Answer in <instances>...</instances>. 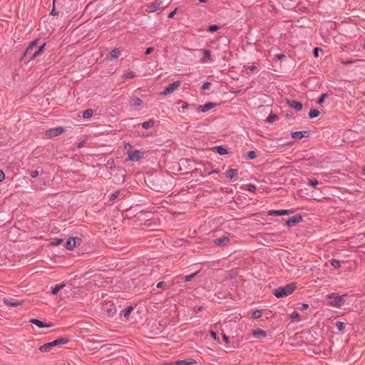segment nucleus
Masks as SVG:
<instances>
[{"label": "nucleus", "mask_w": 365, "mask_h": 365, "mask_svg": "<svg viewBox=\"0 0 365 365\" xmlns=\"http://www.w3.org/2000/svg\"><path fill=\"white\" fill-rule=\"evenodd\" d=\"M120 55V51L119 50V48H114L109 53L110 59L118 58Z\"/></svg>", "instance_id": "nucleus-21"}, {"label": "nucleus", "mask_w": 365, "mask_h": 365, "mask_svg": "<svg viewBox=\"0 0 365 365\" xmlns=\"http://www.w3.org/2000/svg\"><path fill=\"white\" fill-rule=\"evenodd\" d=\"M38 42V38H36V39L34 40L33 41H31L29 43V46H28L29 49L32 50L34 47L37 46Z\"/></svg>", "instance_id": "nucleus-32"}, {"label": "nucleus", "mask_w": 365, "mask_h": 365, "mask_svg": "<svg viewBox=\"0 0 365 365\" xmlns=\"http://www.w3.org/2000/svg\"><path fill=\"white\" fill-rule=\"evenodd\" d=\"M143 156V152L135 150L128 153V160L130 161H138Z\"/></svg>", "instance_id": "nucleus-6"}, {"label": "nucleus", "mask_w": 365, "mask_h": 365, "mask_svg": "<svg viewBox=\"0 0 365 365\" xmlns=\"http://www.w3.org/2000/svg\"><path fill=\"white\" fill-rule=\"evenodd\" d=\"M45 46H46V43H44L41 46H39V48L31 55V58H30L29 61H31L34 60L35 58H36L39 55H41V53L43 52V49H44Z\"/></svg>", "instance_id": "nucleus-17"}, {"label": "nucleus", "mask_w": 365, "mask_h": 365, "mask_svg": "<svg viewBox=\"0 0 365 365\" xmlns=\"http://www.w3.org/2000/svg\"><path fill=\"white\" fill-rule=\"evenodd\" d=\"M320 112L317 109H311L309 113V117L310 118H314L319 116Z\"/></svg>", "instance_id": "nucleus-23"}, {"label": "nucleus", "mask_w": 365, "mask_h": 365, "mask_svg": "<svg viewBox=\"0 0 365 365\" xmlns=\"http://www.w3.org/2000/svg\"><path fill=\"white\" fill-rule=\"evenodd\" d=\"M153 50H154V48H153V47H149V48H148L145 50V55H148V54H150L151 52H153Z\"/></svg>", "instance_id": "nucleus-51"}, {"label": "nucleus", "mask_w": 365, "mask_h": 365, "mask_svg": "<svg viewBox=\"0 0 365 365\" xmlns=\"http://www.w3.org/2000/svg\"><path fill=\"white\" fill-rule=\"evenodd\" d=\"M275 56H276L278 59H279V60L284 59V58H285V57H286V56H285L284 55H283V54H277V55H276Z\"/></svg>", "instance_id": "nucleus-56"}, {"label": "nucleus", "mask_w": 365, "mask_h": 365, "mask_svg": "<svg viewBox=\"0 0 365 365\" xmlns=\"http://www.w3.org/2000/svg\"><path fill=\"white\" fill-rule=\"evenodd\" d=\"M160 6V4H152L150 6H149V11L150 12H153V11H155L158 9Z\"/></svg>", "instance_id": "nucleus-38"}, {"label": "nucleus", "mask_w": 365, "mask_h": 365, "mask_svg": "<svg viewBox=\"0 0 365 365\" xmlns=\"http://www.w3.org/2000/svg\"><path fill=\"white\" fill-rule=\"evenodd\" d=\"M39 175V172L38 170H34L31 173V177L32 178H36Z\"/></svg>", "instance_id": "nucleus-49"}, {"label": "nucleus", "mask_w": 365, "mask_h": 365, "mask_svg": "<svg viewBox=\"0 0 365 365\" xmlns=\"http://www.w3.org/2000/svg\"><path fill=\"white\" fill-rule=\"evenodd\" d=\"M219 28H220V27H219L217 25H211V26H210L208 27V29H207V30H208L209 31H212H212H215L218 30V29H219Z\"/></svg>", "instance_id": "nucleus-40"}, {"label": "nucleus", "mask_w": 365, "mask_h": 365, "mask_svg": "<svg viewBox=\"0 0 365 365\" xmlns=\"http://www.w3.org/2000/svg\"><path fill=\"white\" fill-rule=\"evenodd\" d=\"M229 242V238L226 236H223L222 237L217 238L214 240L215 245L218 246H225Z\"/></svg>", "instance_id": "nucleus-14"}, {"label": "nucleus", "mask_w": 365, "mask_h": 365, "mask_svg": "<svg viewBox=\"0 0 365 365\" xmlns=\"http://www.w3.org/2000/svg\"><path fill=\"white\" fill-rule=\"evenodd\" d=\"M295 289V284L291 283L284 287H279L277 289H274L273 294L277 298H282L291 294Z\"/></svg>", "instance_id": "nucleus-1"}, {"label": "nucleus", "mask_w": 365, "mask_h": 365, "mask_svg": "<svg viewBox=\"0 0 365 365\" xmlns=\"http://www.w3.org/2000/svg\"><path fill=\"white\" fill-rule=\"evenodd\" d=\"M309 134V131H295L292 132L291 135L293 138L301 139L302 138L308 137Z\"/></svg>", "instance_id": "nucleus-11"}, {"label": "nucleus", "mask_w": 365, "mask_h": 365, "mask_svg": "<svg viewBox=\"0 0 365 365\" xmlns=\"http://www.w3.org/2000/svg\"><path fill=\"white\" fill-rule=\"evenodd\" d=\"M213 149L216 150L220 155H226L228 153L227 150L222 145L215 146L213 148Z\"/></svg>", "instance_id": "nucleus-20"}, {"label": "nucleus", "mask_w": 365, "mask_h": 365, "mask_svg": "<svg viewBox=\"0 0 365 365\" xmlns=\"http://www.w3.org/2000/svg\"><path fill=\"white\" fill-rule=\"evenodd\" d=\"M302 220V217L300 215H296L294 216H292V217L289 218L286 221V225L288 227H293L298 224L299 222Z\"/></svg>", "instance_id": "nucleus-7"}, {"label": "nucleus", "mask_w": 365, "mask_h": 365, "mask_svg": "<svg viewBox=\"0 0 365 365\" xmlns=\"http://www.w3.org/2000/svg\"><path fill=\"white\" fill-rule=\"evenodd\" d=\"M143 103V101L139 98H135L132 100V104L135 106H139Z\"/></svg>", "instance_id": "nucleus-30"}, {"label": "nucleus", "mask_w": 365, "mask_h": 365, "mask_svg": "<svg viewBox=\"0 0 365 365\" xmlns=\"http://www.w3.org/2000/svg\"><path fill=\"white\" fill-rule=\"evenodd\" d=\"M286 101H287V105L289 107L295 109L297 111L302 110V109L303 108L302 104L300 102L296 101L294 100H289V99H287Z\"/></svg>", "instance_id": "nucleus-8"}, {"label": "nucleus", "mask_w": 365, "mask_h": 365, "mask_svg": "<svg viewBox=\"0 0 365 365\" xmlns=\"http://www.w3.org/2000/svg\"><path fill=\"white\" fill-rule=\"evenodd\" d=\"M336 327L337 328L338 330L341 331L344 329V323L341 322H336Z\"/></svg>", "instance_id": "nucleus-34"}, {"label": "nucleus", "mask_w": 365, "mask_h": 365, "mask_svg": "<svg viewBox=\"0 0 365 365\" xmlns=\"http://www.w3.org/2000/svg\"><path fill=\"white\" fill-rule=\"evenodd\" d=\"M253 336L256 338H262L267 336V333L262 329H256L252 331Z\"/></svg>", "instance_id": "nucleus-18"}, {"label": "nucleus", "mask_w": 365, "mask_h": 365, "mask_svg": "<svg viewBox=\"0 0 365 365\" xmlns=\"http://www.w3.org/2000/svg\"><path fill=\"white\" fill-rule=\"evenodd\" d=\"M330 263L331 264V266H333L334 268L336 269H338L341 267V263L339 260L337 259H332L331 261H330Z\"/></svg>", "instance_id": "nucleus-29"}, {"label": "nucleus", "mask_w": 365, "mask_h": 365, "mask_svg": "<svg viewBox=\"0 0 365 365\" xmlns=\"http://www.w3.org/2000/svg\"><path fill=\"white\" fill-rule=\"evenodd\" d=\"M118 196H120V192L119 191H117V192H115L114 193H113L109 200L110 201H113L114 200H115Z\"/></svg>", "instance_id": "nucleus-37"}, {"label": "nucleus", "mask_w": 365, "mask_h": 365, "mask_svg": "<svg viewBox=\"0 0 365 365\" xmlns=\"http://www.w3.org/2000/svg\"><path fill=\"white\" fill-rule=\"evenodd\" d=\"M197 272L193 273L185 277V282H190L195 275H197Z\"/></svg>", "instance_id": "nucleus-42"}, {"label": "nucleus", "mask_w": 365, "mask_h": 365, "mask_svg": "<svg viewBox=\"0 0 365 365\" xmlns=\"http://www.w3.org/2000/svg\"><path fill=\"white\" fill-rule=\"evenodd\" d=\"M56 1H57V0H53V9H52V11H51V15H53V16H56V15H58V13L56 11L55 7H54V5H55V4H56Z\"/></svg>", "instance_id": "nucleus-44"}, {"label": "nucleus", "mask_w": 365, "mask_h": 365, "mask_svg": "<svg viewBox=\"0 0 365 365\" xmlns=\"http://www.w3.org/2000/svg\"><path fill=\"white\" fill-rule=\"evenodd\" d=\"M76 238L71 237L67 240L65 247L68 250H71L76 246Z\"/></svg>", "instance_id": "nucleus-16"}, {"label": "nucleus", "mask_w": 365, "mask_h": 365, "mask_svg": "<svg viewBox=\"0 0 365 365\" xmlns=\"http://www.w3.org/2000/svg\"><path fill=\"white\" fill-rule=\"evenodd\" d=\"M29 322L35 324L36 326H37L39 328L51 327H52V324H45L43 322H41L37 319H30Z\"/></svg>", "instance_id": "nucleus-12"}, {"label": "nucleus", "mask_w": 365, "mask_h": 365, "mask_svg": "<svg viewBox=\"0 0 365 365\" xmlns=\"http://www.w3.org/2000/svg\"><path fill=\"white\" fill-rule=\"evenodd\" d=\"M346 296V294L343 295H338L335 293H331L329 295H327V297L330 299H331L328 304L329 305L334 307H340L344 302V297Z\"/></svg>", "instance_id": "nucleus-3"}, {"label": "nucleus", "mask_w": 365, "mask_h": 365, "mask_svg": "<svg viewBox=\"0 0 365 365\" xmlns=\"http://www.w3.org/2000/svg\"><path fill=\"white\" fill-rule=\"evenodd\" d=\"M262 316V312L260 310H255L252 313V317L254 319H258Z\"/></svg>", "instance_id": "nucleus-33"}, {"label": "nucleus", "mask_w": 365, "mask_h": 365, "mask_svg": "<svg viewBox=\"0 0 365 365\" xmlns=\"http://www.w3.org/2000/svg\"><path fill=\"white\" fill-rule=\"evenodd\" d=\"M31 49H29V48L27 47V48L25 50V51L24 52L23 55H22V57L21 58L20 61H23L24 58L29 53H30L31 52Z\"/></svg>", "instance_id": "nucleus-47"}, {"label": "nucleus", "mask_w": 365, "mask_h": 365, "mask_svg": "<svg viewBox=\"0 0 365 365\" xmlns=\"http://www.w3.org/2000/svg\"><path fill=\"white\" fill-rule=\"evenodd\" d=\"M210 336L214 339H218L217 338V333L214 331H210Z\"/></svg>", "instance_id": "nucleus-52"}, {"label": "nucleus", "mask_w": 365, "mask_h": 365, "mask_svg": "<svg viewBox=\"0 0 365 365\" xmlns=\"http://www.w3.org/2000/svg\"><path fill=\"white\" fill-rule=\"evenodd\" d=\"M290 318L292 322H297L299 320V314L297 312L294 311L291 313Z\"/></svg>", "instance_id": "nucleus-24"}, {"label": "nucleus", "mask_w": 365, "mask_h": 365, "mask_svg": "<svg viewBox=\"0 0 365 365\" xmlns=\"http://www.w3.org/2000/svg\"><path fill=\"white\" fill-rule=\"evenodd\" d=\"M165 284V282H160L157 284V287L158 288H162L164 287V285Z\"/></svg>", "instance_id": "nucleus-54"}, {"label": "nucleus", "mask_w": 365, "mask_h": 365, "mask_svg": "<svg viewBox=\"0 0 365 365\" xmlns=\"http://www.w3.org/2000/svg\"><path fill=\"white\" fill-rule=\"evenodd\" d=\"M237 173H238V171L237 169L230 168L227 171V173H226L227 178L231 180L235 175H237Z\"/></svg>", "instance_id": "nucleus-19"}, {"label": "nucleus", "mask_w": 365, "mask_h": 365, "mask_svg": "<svg viewBox=\"0 0 365 365\" xmlns=\"http://www.w3.org/2000/svg\"><path fill=\"white\" fill-rule=\"evenodd\" d=\"M200 3H205L207 1V0H199Z\"/></svg>", "instance_id": "nucleus-63"}, {"label": "nucleus", "mask_w": 365, "mask_h": 365, "mask_svg": "<svg viewBox=\"0 0 365 365\" xmlns=\"http://www.w3.org/2000/svg\"><path fill=\"white\" fill-rule=\"evenodd\" d=\"M222 339L226 342L227 343L229 341V337L227 336H226L225 334H223L222 335Z\"/></svg>", "instance_id": "nucleus-57"}, {"label": "nucleus", "mask_w": 365, "mask_h": 365, "mask_svg": "<svg viewBox=\"0 0 365 365\" xmlns=\"http://www.w3.org/2000/svg\"><path fill=\"white\" fill-rule=\"evenodd\" d=\"M181 85V82L180 81H175L170 84H169L167 87L164 88V90L161 92L162 95H168L174 92L178 87Z\"/></svg>", "instance_id": "nucleus-4"}, {"label": "nucleus", "mask_w": 365, "mask_h": 365, "mask_svg": "<svg viewBox=\"0 0 365 365\" xmlns=\"http://www.w3.org/2000/svg\"><path fill=\"white\" fill-rule=\"evenodd\" d=\"M4 179H5V174L1 170H0V182H2Z\"/></svg>", "instance_id": "nucleus-53"}, {"label": "nucleus", "mask_w": 365, "mask_h": 365, "mask_svg": "<svg viewBox=\"0 0 365 365\" xmlns=\"http://www.w3.org/2000/svg\"><path fill=\"white\" fill-rule=\"evenodd\" d=\"M65 287V284H57L55 286V287L52 289V294H57V293L63 287Z\"/></svg>", "instance_id": "nucleus-27"}, {"label": "nucleus", "mask_w": 365, "mask_h": 365, "mask_svg": "<svg viewBox=\"0 0 365 365\" xmlns=\"http://www.w3.org/2000/svg\"><path fill=\"white\" fill-rule=\"evenodd\" d=\"M247 190L250 192H255L256 190V186L253 184H249L247 185Z\"/></svg>", "instance_id": "nucleus-41"}, {"label": "nucleus", "mask_w": 365, "mask_h": 365, "mask_svg": "<svg viewBox=\"0 0 365 365\" xmlns=\"http://www.w3.org/2000/svg\"><path fill=\"white\" fill-rule=\"evenodd\" d=\"M128 146H129V147H130V146H131V145H130V144L129 143H125V148H127V147H128Z\"/></svg>", "instance_id": "nucleus-62"}, {"label": "nucleus", "mask_w": 365, "mask_h": 365, "mask_svg": "<svg viewBox=\"0 0 365 365\" xmlns=\"http://www.w3.org/2000/svg\"><path fill=\"white\" fill-rule=\"evenodd\" d=\"M319 184V182L318 180H317L316 179H312V180H309V185H311L312 187H316L317 185Z\"/></svg>", "instance_id": "nucleus-43"}, {"label": "nucleus", "mask_w": 365, "mask_h": 365, "mask_svg": "<svg viewBox=\"0 0 365 365\" xmlns=\"http://www.w3.org/2000/svg\"><path fill=\"white\" fill-rule=\"evenodd\" d=\"M308 308H309L308 304H302V307H300V309L305 310V309H307Z\"/></svg>", "instance_id": "nucleus-55"}, {"label": "nucleus", "mask_w": 365, "mask_h": 365, "mask_svg": "<svg viewBox=\"0 0 365 365\" xmlns=\"http://www.w3.org/2000/svg\"><path fill=\"white\" fill-rule=\"evenodd\" d=\"M195 363V361L192 359L178 360L172 364V365H190Z\"/></svg>", "instance_id": "nucleus-15"}, {"label": "nucleus", "mask_w": 365, "mask_h": 365, "mask_svg": "<svg viewBox=\"0 0 365 365\" xmlns=\"http://www.w3.org/2000/svg\"><path fill=\"white\" fill-rule=\"evenodd\" d=\"M69 341V339L62 337L57 339L51 342H48L46 344H44L43 345L39 347V350L41 352L46 353L49 351L53 347L58 346V345H63L66 344Z\"/></svg>", "instance_id": "nucleus-2"}, {"label": "nucleus", "mask_w": 365, "mask_h": 365, "mask_svg": "<svg viewBox=\"0 0 365 365\" xmlns=\"http://www.w3.org/2000/svg\"><path fill=\"white\" fill-rule=\"evenodd\" d=\"M63 240L61 239H56L54 241L51 242L52 245H58L62 242Z\"/></svg>", "instance_id": "nucleus-46"}, {"label": "nucleus", "mask_w": 365, "mask_h": 365, "mask_svg": "<svg viewBox=\"0 0 365 365\" xmlns=\"http://www.w3.org/2000/svg\"><path fill=\"white\" fill-rule=\"evenodd\" d=\"M319 51H322V49L319 48H315L314 49V57H317L319 56Z\"/></svg>", "instance_id": "nucleus-48"}, {"label": "nucleus", "mask_w": 365, "mask_h": 365, "mask_svg": "<svg viewBox=\"0 0 365 365\" xmlns=\"http://www.w3.org/2000/svg\"><path fill=\"white\" fill-rule=\"evenodd\" d=\"M353 62H354L353 61H342V63L346 65V64L352 63Z\"/></svg>", "instance_id": "nucleus-60"}, {"label": "nucleus", "mask_w": 365, "mask_h": 365, "mask_svg": "<svg viewBox=\"0 0 365 365\" xmlns=\"http://www.w3.org/2000/svg\"><path fill=\"white\" fill-rule=\"evenodd\" d=\"M248 68H249L250 71H252L256 69V66H250L248 67Z\"/></svg>", "instance_id": "nucleus-59"}, {"label": "nucleus", "mask_w": 365, "mask_h": 365, "mask_svg": "<svg viewBox=\"0 0 365 365\" xmlns=\"http://www.w3.org/2000/svg\"><path fill=\"white\" fill-rule=\"evenodd\" d=\"M204 58L210 59L211 51L210 50H202Z\"/></svg>", "instance_id": "nucleus-35"}, {"label": "nucleus", "mask_w": 365, "mask_h": 365, "mask_svg": "<svg viewBox=\"0 0 365 365\" xmlns=\"http://www.w3.org/2000/svg\"><path fill=\"white\" fill-rule=\"evenodd\" d=\"M292 212H293L292 210H271L268 211L267 214L269 215L281 216V215H288Z\"/></svg>", "instance_id": "nucleus-9"}, {"label": "nucleus", "mask_w": 365, "mask_h": 365, "mask_svg": "<svg viewBox=\"0 0 365 365\" xmlns=\"http://www.w3.org/2000/svg\"><path fill=\"white\" fill-rule=\"evenodd\" d=\"M93 114V110L92 109H87L83 113V117L84 118H91Z\"/></svg>", "instance_id": "nucleus-26"}, {"label": "nucleus", "mask_w": 365, "mask_h": 365, "mask_svg": "<svg viewBox=\"0 0 365 365\" xmlns=\"http://www.w3.org/2000/svg\"><path fill=\"white\" fill-rule=\"evenodd\" d=\"M63 131L64 128L63 127H56L46 130V135L48 138H53L61 135Z\"/></svg>", "instance_id": "nucleus-5"}, {"label": "nucleus", "mask_w": 365, "mask_h": 365, "mask_svg": "<svg viewBox=\"0 0 365 365\" xmlns=\"http://www.w3.org/2000/svg\"><path fill=\"white\" fill-rule=\"evenodd\" d=\"M154 123H155V120L153 119H150L148 121L143 122L142 123V128L144 129H148V128L153 127Z\"/></svg>", "instance_id": "nucleus-22"}, {"label": "nucleus", "mask_w": 365, "mask_h": 365, "mask_svg": "<svg viewBox=\"0 0 365 365\" xmlns=\"http://www.w3.org/2000/svg\"><path fill=\"white\" fill-rule=\"evenodd\" d=\"M217 104L215 103L209 102L205 105L199 106L198 108L200 111L205 113L209 110L216 107Z\"/></svg>", "instance_id": "nucleus-13"}, {"label": "nucleus", "mask_w": 365, "mask_h": 365, "mask_svg": "<svg viewBox=\"0 0 365 365\" xmlns=\"http://www.w3.org/2000/svg\"><path fill=\"white\" fill-rule=\"evenodd\" d=\"M327 96V93L322 94L321 96L319 97V98L317 100V103L318 104H322L324 102V98H326Z\"/></svg>", "instance_id": "nucleus-39"}, {"label": "nucleus", "mask_w": 365, "mask_h": 365, "mask_svg": "<svg viewBox=\"0 0 365 365\" xmlns=\"http://www.w3.org/2000/svg\"><path fill=\"white\" fill-rule=\"evenodd\" d=\"M176 11H177V9H174L173 11L170 12V13L168 14V17L169 19L173 18V17L175 16V14H176Z\"/></svg>", "instance_id": "nucleus-50"}, {"label": "nucleus", "mask_w": 365, "mask_h": 365, "mask_svg": "<svg viewBox=\"0 0 365 365\" xmlns=\"http://www.w3.org/2000/svg\"><path fill=\"white\" fill-rule=\"evenodd\" d=\"M188 106L189 104L186 102L183 103L182 106V109H185V108H188Z\"/></svg>", "instance_id": "nucleus-58"}, {"label": "nucleus", "mask_w": 365, "mask_h": 365, "mask_svg": "<svg viewBox=\"0 0 365 365\" xmlns=\"http://www.w3.org/2000/svg\"><path fill=\"white\" fill-rule=\"evenodd\" d=\"M112 311H113V308H108V309H107V312H108V313H109V314H110V313H111V312H112Z\"/></svg>", "instance_id": "nucleus-61"}, {"label": "nucleus", "mask_w": 365, "mask_h": 365, "mask_svg": "<svg viewBox=\"0 0 365 365\" xmlns=\"http://www.w3.org/2000/svg\"><path fill=\"white\" fill-rule=\"evenodd\" d=\"M133 309V307L132 306L128 307L126 309H125L123 312V316L125 318L128 319L130 316V314L131 311Z\"/></svg>", "instance_id": "nucleus-25"}, {"label": "nucleus", "mask_w": 365, "mask_h": 365, "mask_svg": "<svg viewBox=\"0 0 365 365\" xmlns=\"http://www.w3.org/2000/svg\"><path fill=\"white\" fill-rule=\"evenodd\" d=\"M211 83L210 82H205L202 84V90H206V89H208L210 86Z\"/></svg>", "instance_id": "nucleus-45"}, {"label": "nucleus", "mask_w": 365, "mask_h": 365, "mask_svg": "<svg viewBox=\"0 0 365 365\" xmlns=\"http://www.w3.org/2000/svg\"><path fill=\"white\" fill-rule=\"evenodd\" d=\"M278 119V116L276 114H270L267 118L266 121L268 123H272Z\"/></svg>", "instance_id": "nucleus-28"}, {"label": "nucleus", "mask_w": 365, "mask_h": 365, "mask_svg": "<svg viewBox=\"0 0 365 365\" xmlns=\"http://www.w3.org/2000/svg\"><path fill=\"white\" fill-rule=\"evenodd\" d=\"M3 302L9 307H17L22 304V301L14 300V299L4 298Z\"/></svg>", "instance_id": "nucleus-10"}, {"label": "nucleus", "mask_w": 365, "mask_h": 365, "mask_svg": "<svg viewBox=\"0 0 365 365\" xmlns=\"http://www.w3.org/2000/svg\"><path fill=\"white\" fill-rule=\"evenodd\" d=\"M247 157L249 159H255L257 157V154L255 151L250 150L247 153Z\"/></svg>", "instance_id": "nucleus-36"}, {"label": "nucleus", "mask_w": 365, "mask_h": 365, "mask_svg": "<svg viewBox=\"0 0 365 365\" xmlns=\"http://www.w3.org/2000/svg\"><path fill=\"white\" fill-rule=\"evenodd\" d=\"M135 76V73L133 71L128 72L127 73L123 75L125 78H133Z\"/></svg>", "instance_id": "nucleus-31"}, {"label": "nucleus", "mask_w": 365, "mask_h": 365, "mask_svg": "<svg viewBox=\"0 0 365 365\" xmlns=\"http://www.w3.org/2000/svg\"><path fill=\"white\" fill-rule=\"evenodd\" d=\"M363 173L365 175V166L363 168Z\"/></svg>", "instance_id": "nucleus-64"}]
</instances>
